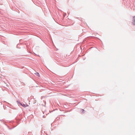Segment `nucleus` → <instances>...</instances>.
<instances>
[{
  "label": "nucleus",
  "mask_w": 135,
  "mask_h": 135,
  "mask_svg": "<svg viewBox=\"0 0 135 135\" xmlns=\"http://www.w3.org/2000/svg\"><path fill=\"white\" fill-rule=\"evenodd\" d=\"M23 135H24V134H23Z\"/></svg>",
  "instance_id": "9d476101"
},
{
  "label": "nucleus",
  "mask_w": 135,
  "mask_h": 135,
  "mask_svg": "<svg viewBox=\"0 0 135 135\" xmlns=\"http://www.w3.org/2000/svg\"><path fill=\"white\" fill-rule=\"evenodd\" d=\"M81 112L82 113H84V110L83 109H81Z\"/></svg>",
  "instance_id": "39448f33"
},
{
  "label": "nucleus",
  "mask_w": 135,
  "mask_h": 135,
  "mask_svg": "<svg viewBox=\"0 0 135 135\" xmlns=\"http://www.w3.org/2000/svg\"><path fill=\"white\" fill-rule=\"evenodd\" d=\"M44 115H43V118H44Z\"/></svg>",
  "instance_id": "1a4fd4ad"
},
{
  "label": "nucleus",
  "mask_w": 135,
  "mask_h": 135,
  "mask_svg": "<svg viewBox=\"0 0 135 135\" xmlns=\"http://www.w3.org/2000/svg\"><path fill=\"white\" fill-rule=\"evenodd\" d=\"M17 102L18 104H20L21 105H22V104L20 102L18 101H17Z\"/></svg>",
  "instance_id": "20e7f679"
},
{
  "label": "nucleus",
  "mask_w": 135,
  "mask_h": 135,
  "mask_svg": "<svg viewBox=\"0 0 135 135\" xmlns=\"http://www.w3.org/2000/svg\"><path fill=\"white\" fill-rule=\"evenodd\" d=\"M35 74L36 75L38 76V77H40V74L38 73H35Z\"/></svg>",
  "instance_id": "7ed1b4c3"
},
{
  "label": "nucleus",
  "mask_w": 135,
  "mask_h": 135,
  "mask_svg": "<svg viewBox=\"0 0 135 135\" xmlns=\"http://www.w3.org/2000/svg\"><path fill=\"white\" fill-rule=\"evenodd\" d=\"M21 106H22L23 107H26L28 106V105L25 104H22Z\"/></svg>",
  "instance_id": "f03ea898"
},
{
  "label": "nucleus",
  "mask_w": 135,
  "mask_h": 135,
  "mask_svg": "<svg viewBox=\"0 0 135 135\" xmlns=\"http://www.w3.org/2000/svg\"><path fill=\"white\" fill-rule=\"evenodd\" d=\"M2 120L3 121V120H0V121H2Z\"/></svg>",
  "instance_id": "6e6552de"
},
{
  "label": "nucleus",
  "mask_w": 135,
  "mask_h": 135,
  "mask_svg": "<svg viewBox=\"0 0 135 135\" xmlns=\"http://www.w3.org/2000/svg\"><path fill=\"white\" fill-rule=\"evenodd\" d=\"M64 15H66V13H64Z\"/></svg>",
  "instance_id": "0eeeda50"
},
{
  "label": "nucleus",
  "mask_w": 135,
  "mask_h": 135,
  "mask_svg": "<svg viewBox=\"0 0 135 135\" xmlns=\"http://www.w3.org/2000/svg\"><path fill=\"white\" fill-rule=\"evenodd\" d=\"M132 22L133 25H135V16H134L133 17Z\"/></svg>",
  "instance_id": "f257e3e1"
},
{
  "label": "nucleus",
  "mask_w": 135,
  "mask_h": 135,
  "mask_svg": "<svg viewBox=\"0 0 135 135\" xmlns=\"http://www.w3.org/2000/svg\"><path fill=\"white\" fill-rule=\"evenodd\" d=\"M20 45L19 44H17V45L16 46V47L19 48H21L20 47H19Z\"/></svg>",
  "instance_id": "423d86ee"
}]
</instances>
